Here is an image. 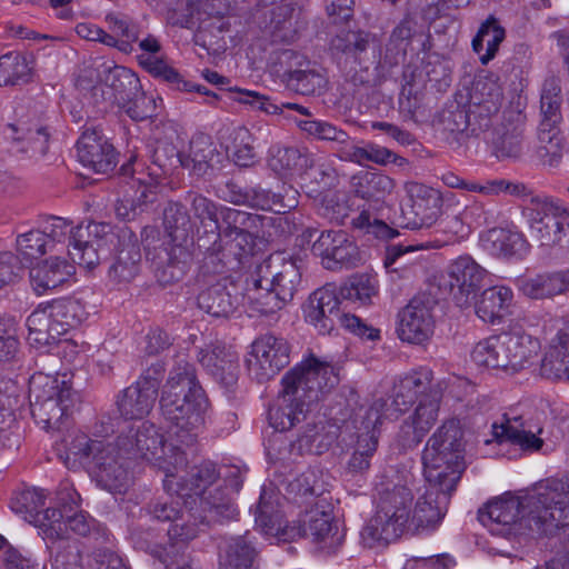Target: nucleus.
Instances as JSON below:
<instances>
[{"label": "nucleus", "mask_w": 569, "mask_h": 569, "mask_svg": "<svg viewBox=\"0 0 569 569\" xmlns=\"http://www.w3.org/2000/svg\"><path fill=\"white\" fill-rule=\"evenodd\" d=\"M338 382L333 366L310 356L282 377L277 403L269 408L270 426L281 432L290 430L305 420L310 407Z\"/></svg>", "instance_id": "nucleus-1"}, {"label": "nucleus", "mask_w": 569, "mask_h": 569, "mask_svg": "<svg viewBox=\"0 0 569 569\" xmlns=\"http://www.w3.org/2000/svg\"><path fill=\"white\" fill-rule=\"evenodd\" d=\"M300 282L301 271L297 259L282 252L270 254L251 276L249 310L257 316H274L292 301Z\"/></svg>", "instance_id": "nucleus-2"}, {"label": "nucleus", "mask_w": 569, "mask_h": 569, "mask_svg": "<svg viewBox=\"0 0 569 569\" xmlns=\"http://www.w3.org/2000/svg\"><path fill=\"white\" fill-rule=\"evenodd\" d=\"M79 460L93 476L97 483L113 493H123L131 483L128 460L114 442L92 440L87 435H77L68 445V458Z\"/></svg>", "instance_id": "nucleus-3"}, {"label": "nucleus", "mask_w": 569, "mask_h": 569, "mask_svg": "<svg viewBox=\"0 0 569 569\" xmlns=\"http://www.w3.org/2000/svg\"><path fill=\"white\" fill-rule=\"evenodd\" d=\"M117 439L123 455L132 459L147 460L164 473V490L180 492L179 483L173 479L174 471L188 463V452L184 449L172 448L171 439L166 446L163 435L149 421L130 427Z\"/></svg>", "instance_id": "nucleus-4"}, {"label": "nucleus", "mask_w": 569, "mask_h": 569, "mask_svg": "<svg viewBox=\"0 0 569 569\" xmlns=\"http://www.w3.org/2000/svg\"><path fill=\"white\" fill-rule=\"evenodd\" d=\"M412 487V478L406 477L403 483L387 486L379 492L377 511L360 535L365 547L387 546L402 535L410 520Z\"/></svg>", "instance_id": "nucleus-5"}, {"label": "nucleus", "mask_w": 569, "mask_h": 569, "mask_svg": "<svg viewBox=\"0 0 569 569\" xmlns=\"http://www.w3.org/2000/svg\"><path fill=\"white\" fill-rule=\"evenodd\" d=\"M163 224L169 237L164 257L159 256L154 276L167 286L183 278L193 261L196 239L192 231L191 218L182 203L169 202L163 210Z\"/></svg>", "instance_id": "nucleus-6"}, {"label": "nucleus", "mask_w": 569, "mask_h": 569, "mask_svg": "<svg viewBox=\"0 0 569 569\" xmlns=\"http://www.w3.org/2000/svg\"><path fill=\"white\" fill-rule=\"evenodd\" d=\"M29 398L32 417L46 430L60 429L80 403V396L64 375H33L29 381Z\"/></svg>", "instance_id": "nucleus-7"}, {"label": "nucleus", "mask_w": 569, "mask_h": 569, "mask_svg": "<svg viewBox=\"0 0 569 569\" xmlns=\"http://www.w3.org/2000/svg\"><path fill=\"white\" fill-rule=\"evenodd\" d=\"M159 405L163 418L170 423L172 448H182L188 455L194 453L209 406L204 390L161 395Z\"/></svg>", "instance_id": "nucleus-8"}, {"label": "nucleus", "mask_w": 569, "mask_h": 569, "mask_svg": "<svg viewBox=\"0 0 569 569\" xmlns=\"http://www.w3.org/2000/svg\"><path fill=\"white\" fill-rule=\"evenodd\" d=\"M539 349L537 339L512 330L479 341L471 351V359L479 367L516 373L531 363Z\"/></svg>", "instance_id": "nucleus-9"}, {"label": "nucleus", "mask_w": 569, "mask_h": 569, "mask_svg": "<svg viewBox=\"0 0 569 569\" xmlns=\"http://www.w3.org/2000/svg\"><path fill=\"white\" fill-rule=\"evenodd\" d=\"M343 301L340 299L332 284H327L313 291L305 309L306 320L321 335L331 333L338 326L350 332L366 338L377 340L380 331L366 325L359 317L341 308Z\"/></svg>", "instance_id": "nucleus-10"}, {"label": "nucleus", "mask_w": 569, "mask_h": 569, "mask_svg": "<svg viewBox=\"0 0 569 569\" xmlns=\"http://www.w3.org/2000/svg\"><path fill=\"white\" fill-rule=\"evenodd\" d=\"M256 237L251 232L221 237L220 229L203 232L199 252L203 256V267L208 272L223 273L237 270L254 254Z\"/></svg>", "instance_id": "nucleus-11"}, {"label": "nucleus", "mask_w": 569, "mask_h": 569, "mask_svg": "<svg viewBox=\"0 0 569 569\" xmlns=\"http://www.w3.org/2000/svg\"><path fill=\"white\" fill-rule=\"evenodd\" d=\"M533 509L527 508V496L503 495L479 509L478 518L491 533L509 537L536 532Z\"/></svg>", "instance_id": "nucleus-12"}, {"label": "nucleus", "mask_w": 569, "mask_h": 569, "mask_svg": "<svg viewBox=\"0 0 569 569\" xmlns=\"http://www.w3.org/2000/svg\"><path fill=\"white\" fill-rule=\"evenodd\" d=\"M405 199L401 206L403 228L417 230L430 228L443 214V196L440 190L417 181L403 186Z\"/></svg>", "instance_id": "nucleus-13"}, {"label": "nucleus", "mask_w": 569, "mask_h": 569, "mask_svg": "<svg viewBox=\"0 0 569 569\" xmlns=\"http://www.w3.org/2000/svg\"><path fill=\"white\" fill-rule=\"evenodd\" d=\"M385 406L383 401H373L368 408H360L355 415L352 425L356 430V442L347 463L348 472L358 475L369 470L378 448Z\"/></svg>", "instance_id": "nucleus-14"}, {"label": "nucleus", "mask_w": 569, "mask_h": 569, "mask_svg": "<svg viewBox=\"0 0 569 569\" xmlns=\"http://www.w3.org/2000/svg\"><path fill=\"white\" fill-rule=\"evenodd\" d=\"M527 508L533 509L536 532H546V526L563 527L569 520V485L550 480L527 495Z\"/></svg>", "instance_id": "nucleus-15"}, {"label": "nucleus", "mask_w": 569, "mask_h": 569, "mask_svg": "<svg viewBox=\"0 0 569 569\" xmlns=\"http://www.w3.org/2000/svg\"><path fill=\"white\" fill-rule=\"evenodd\" d=\"M531 238L540 246L552 247L569 241V211L547 198H532L527 207Z\"/></svg>", "instance_id": "nucleus-16"}, {"label": "nucleus", "mask_w": 569, "mask_h": 569, "mask_svg": "<svg viewBox=\"0 0 569 569\" xmlns=\"http://www.w3.org/2000/svg\"><path fill=\"white\" fill-rule=\"evenodd\" d=\"M312 252L332 271L356 267L360 261L358 247L343 230L322 231L312 244Z\"/></svg>", "instance_id": "nucleus-17"}, {"label": "nucleus", "mask_w": 569, "mask_h": 569, "mask_svg": "<svg viewBox=\"0 0 569 569\" xmlns=\"http://www.w3.org/2000/svg\"><path fill=\"white\" fill-rule=\"evenodd\" d=\"M487 271L471 257L462 256L449 267L448 287L455 303L460 308L470 307L483 286Z\"/></svg>", "instance_id": "nucleus-18"}, {"label": "nucleus", "mask_w": 569, "mask_h": 569, "mask_svg": "<svg viewBox=\"0 0 569 569\" xmlns=\"http://www.w3.org/2000/svg\"><path fill=\"white\" fill-rule=\"evenodd\" d=\"M254 360H249V370L259 382L273 378L290 362V347L283 338L264 335L252 345Z\"/></svg>", "instance_id": "nucleus-19"}, {"label": "nucleus", "mask_w": 569, "mask_h": 569, "mask_svg": "<svg viewBox=\"0 0 569 569\" xmlns=\"http://www.w3.org/2000/svg\"><path fill=\"white\" fill-rule=\"evenodd\" d=\"M430 389H438L432 385V372L430 370L413 371L400 378L392 388L391 400L379 398L376 401H383L382 421L385 419L397 418L398 415L408 410V408Z\"/></svg>", "instance_id": "nucleus-20"}, {"label": "nucleus", "mask_w": 569, "mask_h": 569, "mask_svg": "<svg viewBox=\"0 0 569 569\" xmlns=\"http://www.w3.org/2000/svg\"><path fill=\"white\" fill-rule=\"evenodd\" d=\"M79 161L94 173H108L118 163V152L97 129H86L77 141Z\"/></svg>", "instance_id": "nucleus-21"}, {"label": "nucleus", "mask_w": 569, "mask_h": 569, "mask_svg": "<svg viewBox=\"0 0 569 569\" xmlns=\"http://www.w3.org/2000/svg\"><path fill=\"white\" fill-rule=\"evenodd\" d=\"M432 301L423 297H415L399 312L398 335L402 341L422 343L433 332Z\"/></svg>", "instance_id": "nucleus-22"}, {"label": "nucleus", "mask_w": 569, "mask_h": 569, "mask_svg": "<svg viewBox=\"0 0 569 569\" xmlns=\"http://www.w3.org/2000/svg\"><path fill=\"white\" fill-rule=\"evenodd\" d=\"M254 521L264 535L277 537L283 541L293 540L301 533L300 528L288 525L283 519L280 497L271 488H262L254 510Z\"/></svg>", "instance_id": "nucleus-23"}, {"label": "nucleus", "mask_w": 569, "mask_h": 569, "mask_svg": "<svg viewBox=\"0 0 569 569\" xmlns=\"http://www.w3.org/2000/svg\"><path fill=\"white\" fill-rule=\"evenodd\" d=\"M463 431L456 420H448L428 440L422 452V461L431 467L441 460L465 462Z\"/></svg>", "instance_id": "nucleus-24"}, {"label": "nucleus", "mask_w": 569, "mask_h": 569, "mask_svg": "<svg viewBox=\"0 0 569 569\" xmlns=\"http://www.w3.org/2000/svg\"><path fill=\"white\" fill-rule=\"evenodd\" d=\"M198 360L226 392L234 391L239 377V357L236 351L220 345L210 346L198 352Z\"/></svg>", "instance_id": "nucleus-25"}, {"label": "nucleus", "mask_w": 569, "mask_h": 569, "mask_svg": "<svg viewBox=\"0 0 569 569\" xmlns=\"http://www.w3.org/2000/svg\"><path fill=\"white\" fill-rule=\"evenodd\" d=\"M485 140L491 146L492 154L498 159L518 158L521 153L523 117L510 112L491 130H483Z\"/></svg>", "instance_id": "nucleus-26"}, {"label": "nucleus", "mask_w": 569, "mask_h": 569, "mask_svg": "<svg viewBox=\"0 0 569 569\" xmlns=\"http://www.w3.org/2000/svg\"><path fill=\"white\" fill-rule=\"evenodd\" d=\"M301 533L298 537L311 538L321 549L328 553H335L343 542L345 535L339 530L338 525L333 522L330 512L318 508L307 511L301 520Z\"/></svg>", "instance_id": "nucleus-27"}, {"label": "nucleus", "mask_w": 569, "mask_h": 569, "mask_svg": "<svg viewBox=\"0 0 569 569\" xmlns=\"http://www.w3.org/2000/svg\"><path fill=\"white\" fill-rule=\"evenodd\" d=\"M242 296L238 287L228 279L202 289L197 297V306L214 318H228L241 303Z\"/></svg>", "instance_id": "nucleus-28"}, {"label": "nucleus", "mask_w": 569, "mask_h": 569, "mask_svg": "<svg viewBox=\"0 0 569 569\" xmlns=\"http://www.w3.org/2000/svg\"><path fill=\"white\" fill-rule=\"evenodd\" d=\"M118 248L113 263L109 268V279L116 283H128L139 272L141 251L137 236L122 229L117 236Z\"/></svg>", "instance_id": "nucleus-29"}, {"label": "nucleus", "mask_w": 569, "mask_h": 569, "mask_svg": "<svg viewBox=\"0 0 569 569\" xmlns=\"http://www.w3.org/2000/svg\"><path fill=\"white\" fill-rule=\"evenodd\" d=\"M380 40L377 34L367 30H347L337 34L331 40V48L345 54L347 58L352 59L356 63L362 64L366 60V54L372 52L375 62L380 64Z\"/></svg>", "instance_id": "nucleus-30"}, {"label": "nucleus", "mask_w": 569, "mask_h": 569, "mask_svg": "<svg viewBox=\"0 0 569 569\" xmlns=\"http://www.w3.org/2000/svg\"><path fill=\"white\" fill-rule=\"evenodd\" d=\"M449 501L446 493L426 488L417 498L409 523L418 531L436 529L447 513Z\"/></svg>", "instance_id": "nucleus-31"}, {"label": "nucleus", "mask_w": 569, "mask_h": 569, "mask_svg": "<svg viewBox=\"0 0 569 569\" xmlns=\"http://www.w3.org/2000/svg\"><path fill=\"white\" fill-rule=\"evenodd\" d=\"M477 127L470 120V113L465 107L458 103H451L446 107L438 117V129L443 133L452 136L458 144H463L471 137H478L482 132V127H489V119Z\"/></svg>", "instance_id": "nucleus-32"}, {"label": "nucleus", "mask_w": 569, "mask_h": 569, "mask_svg": "<svg viewBox=\"0 0 569 569\" xmlns=\"http://www.w3.org/2000/svg\"><path fill=\"white\" fill-rule=\"evenodd\" d=\"M8 138L18 144V151L28 153L30 157H43L49 149L51 138L50 128L40 122L32 123H10L7 127Z\"/></svg>", "instance_id": "nucleus-33"}, {"label": "nucleus", "mask_w": 569, "mask_h": 569, "mask_svg": "<svg viewBox=\"0 0 569 569\" xmlns=\"http://www.w3.org/2000/svg\"><path fill=\"white\" fill-rule=\"evenodd\" d=\"M76 268L66 259L51 258L43 260L30 269V281L38 293L54 289L66 282Z\"/></svg>", "instance_id": "nucleus-34"}, {"label": "nucleus", "mask_w": 569, "mask_h": 569, "mask_svg": "<svg viewBox=\"0 0 569 569\" xmlns=\"http://www.w3.org/2000/svg\"><path fill=\"white\" fill-rule=\"evenodd\" d=\"M131 539L136 548L149 552L164 569H192L190 557L183 542L169 540L166 545L152 546L148 541L142 540L138 531L131 532Z\"/></svg>", "instance_id": "nucleus-35"}, {"label": "nucleus", "mask_w": 569, "mask_h": 569, "mask_svg": "<svg viewBox=\"0 0 569 569\" xmlns=\"http://www.w3.org/2000/svg\"><path fill=\"white\" fill-rule=\"evenodd\" d=\"M519 418L503 419L501 423H492L491 435L492 439L485 440L486 445L491 443L492 440L498 443L509 442L519 446L523 451H538L543 446V440L537 437L533 432L523 429L519 422Z\"/></svg>", "instance_id": "nucleus-36"}, {"label": "nucleus", "mask_w": 569, "mask_h": 569, "mask_svg": "<svg viewBox=\"0 0 569 569\" xmlns=\"http://www.w3.org/2000/svg\"><path fill=\"white\" fill-rule=\"evenodd\" d=\"M101 78L109 90L107 91L108 99L119 107L138 92L140 87L138 77L130 69L121 66H104Z\"/></svg>", "instance_id": "nucleus-37"}, {"label": "nucleus", "mask_w": 569, "mask_h": 569, "mask_svg": "<svg viewBox=\"0 0 569 569\" xmlns=\"http://www.w3.org/2000/svg\"><path fill=\"white\" fill-rule=\"evenodd\" d=\"M268 167L283 179L291 178L296 173L311 167V160L307 153L295 147L274 144L269 149Z\"/></svg>", "instance_id": "nucleus-38"}, {"label": "nucleus", "mask_w": 569, "mask_h": 569, "mask_svg": "<svg viewBox=\"0 0 569 569\" xmlns=\"http://www.w3.org/2000/svg\"><path fill=\"white\" fill-rule=\"evenodd\" d=\"M422 463L425 478L428 482L427 488L439 493H446L450 498L465 471L466 463L445 460L432 467L429 461H422Z\"/></svg>", "instance_id": "nucleus-39"}, {"label": "nucleus", "mask_w": 569, "mask_h": 569, "mask_svg": "<svg viewBox=\"0 0 569 569\" xmlns=\"http://www.w3.org/2000/svg\"><path fill=\"white\" fill-rule=\"evenodd\" d=\"M158 395L153 389L134 383L126 388L117 400L118 411L124 419H142L154 407Z\"/></svg>", "instance_id": "nucleus-40"}, {"label": "nucleus", "mask_w": 569, "mask_h": 569, "mask_svg": "<svg viewBox=\"0 0 569 569\" xmlns=\"http://www.w3.org/2000/svg\"><path fill=\"white\" fill-rule=\"evenodd\" d=\"M340 427L336 421L320 419L308 423L303 433L298 438L299 449L315 455L326 452L339 436Z\"/></svg>", "instance_id": "nucleus-41"}, {"label": "nucleus", "mask_w": 569, "mask_h": 569, "mask_svg": "<svg viewBox=\"0 0 569 569\" xmlns=\"http://www.w3.org/2000/svg\"><path fill=\"white\" fill-rule=\"evenodd\" d=\"M505 38L506 30L495 16H489L480 24L471 44L473 51L479 54L482 64H488L496 57Z\"/></svg>", "instance_id": "nucleus-42"}, {"label": "nucleus", "mask_w": 569, "mask_h": 569, "mask_svg": "<svg viewBox=\"0 0 569 569\" xmlns=\"http://www.w3.org/2000/svg\"><path fill=\"white\" fill-rule=\"evenodd\" d=\"M512 291L505 286H495L482 291L475 303L477 316L485 322L496 323L505 316L512 301Z\"/></svg>", "instance_id": "nucleus-43"}, {"label": "nucleus", "mask_w": 569, "mask_h": 569, "mask_svg": "<svg viewBox=\"0 0 569 569\" xmlns=\"http://www.w3.org/2000/svg\"><path fill=\"white\" fill-rule=\"evenodd\" d=\"M47 307L51 320H53V329L58 330L61 336L79 326L86 317L84 306L79 299H58L47 305Z\"/></svg>", "instance_id": "nucleus-44"}, {"label": "nucleus", "mask_w": 569, "mask_h": 569, "mask_svg": "<svg viewBox=\"0 0 569 569\" xmlns=\"http://www.w3.org/2000/svg\"><path fill=\"white\" fill-rule=\"evenodd\" d=\"M560 78L557 76L548 77L542 86L540 109L542 120L539 127L558 128L561 117V84Z\"/></svg>", "instance_id": "nucleus-45"}, {"label": "nucleus", "mask_w": 569, "mask_h": 569, "mask_svg": "<svg viewBox=\"0 0 569 569\" xmlns=\"http://www.w3.org/2000/svg\"><path fill=\"white\" fill-rule=\"evenodd\" d=\"M188 201L190 204V211L193 217L199 221V227L196 233V248L199 250V242L203 236V232L220 229L219 213L220 207L213 200L196 192L188 193Z\"/></svg>", "instance_id": "nucleus-46"}, {"label": "nucleus", "mask_w": 569, "mask_h": 569, "mask_svg": "<svg viewBox=\"0 0 569 569\" xmlns=\"http://www.w3.org/2000/svg\"><path fill=\"white\" fill-rule=\"evenodd\" d=\"M350 183L353 192L358 197L376 201L391 193L395 187V182L390 177L380 172L369 171L355 174Z\"/></svg>", "instance_id": "nucleus-47"}, {"label": "nucleus", "mask_w": 569, "mask_h": 569, "mask_svg": "<svg viewBox=\"0 0 569 569\" xmlns=\"http://www.w3.org/2000/svg\"><path fill=\"white\" fill-rule=\"evenodd\" d=\"M174 482L180 483L177 480V471H174ZM180 492L176 491H168L166 490L170 497L169 498H158L154 500H151L147 506L143 508V510L151 516L153 519L159 521H178L182 520L186 508H182V502L186 503L183 500L187 498V492H184V489L181 485H179Z\"/></svg>", "instance_id": "nucleus-48"}, {"label": "nucleus", "mask_w": 569, "mask_h": 569, "mask_svg": "<svg viewBox=\"0 0 569 569\" xmlns=\"http://www.w3.org/2000/svg\"><path fill=\"white\" fill-rule=\"evenodd\" d=\"M482 242L491 254L505 258L520 254L527 246L522 234L501 228L489 230Z\"/></svg>", "instance_id": "nucleus-49"}, {"label": "nucleus", "mask_w": 569, "mask_h": 569, "mask_svg": "<svg viewBox=\"0 0 569 569\" xmlns=\"http://www.w3.org/2000/svg\"><path fill=\"white\" fill-rule=\"evenodd\" d=\"M565 151V138L559 128L538 129L537 156L542 166L550 169L558 168L562 161Z\"/></svg>", "instance_id": "nucleus-50"}, {"label": "nucleus", "mask_w": 569, "mask_h": 569, "mask_svg": "<svg viewBox=\"0 0 569 569\" xmlns=\"http://www.w3.org/2000/svg\"><path fill=\"white\" fill-rule=\"evenodd\" d=\"M326 76L317 69L301 67L287 74L283 84L287 89L303 96H320L327 87Z\"/></svg>", "instance_id": "nucleus-51"}, {"label": "nucleus", "mask_w": 569, "mask_h": 569, "mask_svg": "<svg viewBox=\"0 0 569 569\" xmlns=\"http://www.w3.org/2000/svg\"><path fill=\"white\" fill-rule=\"evenodd\" d=\"M220 477V471L211 461H203L190 469L187 477H178L177 480L187 492V498L201 496L208 487L214 483Z\"/></svg>", "instance_id": "nucleus-52"}, {"label": "nucleus", "mask_w": 569, "mask_h": 569, "mask_svg": "<svg viewBox=\"0 0 569 569\" xmlns=\"http://www.w3.org/2000/svg\"><path fill=\"white\" fill-rule=\"evenodd\" d=\"M28 340L32 346L41 347L53 343L61 335L53 329L48 307L36 309L27 319Z\"/></svg>", "instance_id": "nucleus-53"}, {"label": "nucleus", "mask_w": 569, "mask_h": 569, "mask_svg": "<svg viewBox=\"0 0 569 569\" xmlns=\"http://www.w3.org/2000/svg\"><path fill=\"white\" fill-rule=\"evenodd\" d=\"M193 389L203 390L197 380L196 369L186 359L178 358L170 371L161 395L193 392Z\"/></svg>", "instance_id": "nucleus-54"}, {"label": "nucleus", "mask_w": 569, "mask_h": 569, "mask_svg": "<svg viewBox=\"0 0 569 569\" xmlns=\"http://www.w3.org/2000/svg\"><path fill=\"white\" fill-rule=\"evenodd\" d=\"M440 400L441 391L439 389H430V392L420 398L417 408L408 419L427 435L438 419Z\"/></svg>", "instance_id": "nucleus-55"}, {"label": "nucleus", "mask_w": 569, "mask_h": 569, "mask_svg": "<svg viewBox=\"0 0 569 569\" xmlns=\"http://www.w3.org/2000/svg\"><path fill=\"white\" fill-rule=\"evenodd\" d=\"M540 373L550 380H569V350H565L560 340L543 357Z\"/></svg>", "instance_id": "nucleus-56"}, {"label": "nucleus", "mask_w": 569, "mask_h": 569, "mask_svg": "<svg viewBox=\"0 0 569 569\" xmlns=\"http://www.w3.org/2000/svg\"><path fill=\"white\" fill-rule=\"evenodd\" d=\"M203 14H211L207 9V0H187L186 8L170 9L167 12V21L173 27L192 29L203 21Z\"/></svg>", "instance_id": "nucleus-57"}, {"label": "nucleus", "mask_w": 569, "mask_h": 569, "mask_svg": "<svg viewBox=\"0 0 569 569\" xmlns=\"http://www.w3.org/2000/svg\"><path fill=\"white\" fill-rule=\"evenodd\" d=\"M292 11L288 4L278 6L272 10L270 28L273 42L289 43L297 38L298 27Z\"/></svg>", "instance_id": "nucleus-58"}, {"label": "nucleus", "mask_w": 569, "mask_h": 569, "mask_svg": "<svg viewBox=\"0 0 569 569\" xmlns=\"http://www.w3.org/2000/svg\"><path fill=\"white\" fill-rule=\"evenodd\" d=\"M251 538L250 532L231 538L226 548L224 562L230 563L233 568H252L257 550Z\"/></svg>", "instance_id": "nucleus-59"}, {"label": "nucleus", "mask_w": 569, "mask_h": 569, "mask_svg": "<svg viewBox=\"0 0 569 569\" xmlns=\"http://www.w3.org/2000/svg\"><path fill=\"white\" fill-rule=\"evenodd\" d=\"M377 295V286L373 277L362 273L353 276L349 282L340 288L339 297L342 300L359 302L361 306L369 305L371 298Z\"/></svg>", "instance_id": "nucleus-60"}, {"label": "nucleus", "mask_w": 569, "mask_h": 569, "mask_svg": "<svg viewBox=\"0 0 569 569\" xmlns=\"http://www.w3.org/2000/svg\"><path fill=\"white\" fill-rule=\"evenodd\" d=\"M109 251L110 248L108 247H102L101 244L96 247L92 243L80 242L76 239H71V242L68 244V254L71 260L88 270H93L98 267L101 260L109 254Z\"/></svg>", "instance_id": "nucleus-61"}, {"label": "nucleus", "mask_w": 569, "mask_h": 569, "mask_svg": "<svg viewBox=\"0 0 569 569\" xmlns=\"http://www.w3.org/2000/svg\"><path fill=\"white\" fill-rule=\"evenodd\" d=\"M30 71L27 59L19 53L9 52L0 57V86L27 82Z\"/></svg>", "instance_id": "nucleus-62"}, {"label": "nucleus", "mask_w": 569, "mask_h": 569, "mask_svg": "<svg viewBox=\"0 0 569 569\" xmlns=\"http://www.w3.org/2000/svg\"><path fill=\"white\" fill-rule=\"evenodd\" d=\"M114 238L113 227L107 222L90 221L87 224L80 223L74 227V231L71 232V239H76L80 242L82 240V242L86 241L96 247L97 244H101L102 247L110 248Z\"/></svg>", "instance_id": "nucleus-63"}, {"label": "nucleus", "mask_w": 569, "mask_h": 569, "mask_svg": "<svg viewBox=\"0 0 569 569\" xmlns=\"http://www.w3.org/2000/svg\"><path fill=\"white\" fill-rule=\"evenodd\" d=\"M201 508L209 521L229 520L238 513L232 500L221 490L201 498Z\"/></svg>", "instance_id": "nucleus-64"}]
</instances>
